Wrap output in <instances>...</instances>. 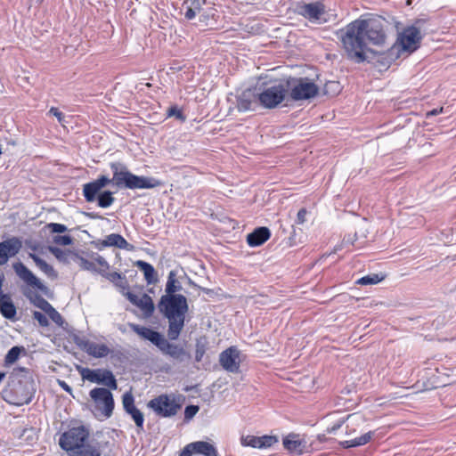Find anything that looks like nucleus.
Segmentation results:
<instances>
[{
	"label": "nucleus",
	"mask_w": 456,
	"mask_h": 456,
	"mask_svg": "<svg viewBox=\"0 0 456 456\" xmlns=\"http://www.w3.org/2000/svg\"><path fill=\"white\" fill-rule=\"evenodd\" d=\"M339 38L347 57L356 63L366 60L367 45H383L387 36L384 20L380 19L355 20L340 30Z\"/></svg>",
	"instance_id": "nucleus-1"
},
{
	"label": "nucleus",
	"mask_w": 456,
	"mask_h": 456,
	"mask_svg": "<svg viewBox=\"0 0 456 456\" xmlns=\"http://www.w3.org/2000/svg\"><path fill=\"white\" fill-rule=\"evenodd\" d=\"M113 176L109 178L106 175H100L96 180L83 185V195L87 202H94L96 194L106 185L112 183L118 188L130 190L152 189L159 187L162 183L150 176H139L131 173L127 167L121 162H111L110 164Z\"/></svg>",
	"instance_id": "nucleus-2"
},
{
	"label": "nucleus",
	"mask_w": 456,
	"mask_h": 456,
	"mask_svg": "<svg viewBox=\"0 0 456 456\" xmlns=\"http://www.w3.org/2000/svg\"><path fill=\"white\" fill-rule=\"evenodd\" d=\"M158 309L168 320L167 338L176 340L184 327L185 315L189 310L185 296H161Z\"/></svg>",
	"instance_id": "nucleus-3"
},
{
	"label": "nucleus",
	"mask_w": 456,
	"mask_h": 456,
	"mask_svg": "<svg viewBox=\"0 0 456 456\" xmlns=\"http://www.w3.org/2000/svg\"><path fill=\"white\" fill-rule=\"evenodd\" d=\"M421 20H417L411 26H408L398 34L395 44L382 54V63L384 66H390L401 57H407L415 52L420 46L422 35L420 33Z\"/></svg>",
	"instance_id": "nucleus-4"
},
{
	"label": "nucleus",
	"mask_w": 456,
	"mask_h": 456,
	"mask_svg": "<svg viewBox=\"0 0 456 456\" xmlns=\"http://www.w3.org/2000/svg\"><path fill=\"white\" fill-rule=\"evenodd\" d=\"M129 326L134 332L151 342L164 354L170 356L175 361L183 362L191 360V355L189 352L179 345L170 343L160 332L134 323H130Z\"/></svg>",
	"instance_id": "nucleus-5"
},
{
	"label": "nucleus",
	"mask_w": 456,
	"mask_h": 456,
	"mask_svg": "<svg viewBox=\"0 0 456 456\" xmlns=\"http://www.w3.org/2000/svg\"><path fill=\"white\" fill-rule=\"evenodd\" d=\"M80 266L86 270L95 272L107 278L122 291L129 289V284L125 276L118 272H110V265L104 258H78Z\"/></svg>",
	"instance_id": "nucleus-6"
},
{
	"label": "nucleus",
	"mask_w": 456,
	"mask_h": 456,
	"mask_svg": "<svg viewBox=\"0 0 456 456\" xmlns=\"http://www.w3.org/2000/svg\"><path fill=\"white\" fill-rule=\"evenodd\" d=\"M287 95L295 102L309 100L318 94V86L307 77H289L285 81Z\"/></svg>",
	"instance_id": "nucleus-7"
},
{
	"label": "nucleus",
	"mask_w": 456,
	"mask_h": 456,
	"mask_svg": "<svg viewBox=\"0 0 456 456\" xmlns=\"http://www.w3.org/2000/svg\"><path fill=\"white\" fill-rule=\"evenodd\" d=\"M88 437L89 430L85 426L73 427L61 436L59 444L62 450L72 452Z\"/></svg>",
	"instance_id": "nucleus-8"
},
{
	"label": "nucleus",
	"mask_w": 456,
	"mask_h": 456,
	"mask_svg": "<svg viewBox=\"0 0 456 456\" xmlns=\"http://www.w3.org/2000/svg\"><path fill=\"white\" fill-rule=\"evenodd\" d=\"M287 90L284 82L265 88L257 94V99L264 107L273 109L285 100Z\"/></svg>",
	"instance_id": "nucleus-9"
},
{
	"label": "nucleus",
	"mask_w": 456,
	"mask_h": 456,
	"mask_svg": "<svg viewBox=\"0 0 456 456\" xmlns=\"http://www.w3.org/2000/svg\"><path fill=\"white\" fill-rule=\"evenodd\" d=\"M147 406L161 418L175 416L181 408V404L175 403V398L167 395H160L151 401Z\"/></svg>",
	"instance_id": "nucleus-10"
},
{
	"label": "nucleus",
	"mask_w": 456,
	"mask_h": 456,
	"mask_svg": "<svg viewBox=\"0 0 456 456\" xmlns=\"http://www.w3.org/2000/svg\"><path fill=\"white\" fill-rule=\"evenodd\" d=\"M83 379L88 380L99 385H104L110 389L116 390L118 388L117 379H115L111 370L107 369H95L83 368L80 370Z\"/></svg>",
	"instance_id": "nucleus-11"
},
{
	"label": "nucleus",
	"mask_w": 456,
	"mask_h": 456,
	"mask_svg": "<svg viewBox=\"0 0 456 456\" xmlns=\"http://www.w3.org/2000/svg\"><path fill=\"white\" fill-rule=\"evenodd\" d=\"M90 397L95 403L96 409L101 411L105 418H110L114 410L113 395L110 389L95 387L89 393Z\"/></svg>",
	"instance_id": "nucleus-12"
},
{
	"label": "nucleus",
	"mask_w": 456,
	"mask_h": 456,
	"mask_svg": "<svg viewBox=\"0 0 456 456\" xmlns=\"http://www.w3.org/2000/svg\"><path fill=\"white\" fill-rule=\"evenodd\" d=\"M297 12L314 24H323L327 21L325 5L320 1L298 4Z\"/></svg>",
	"instance_id": "nucleus-13"
},
{
	"label": "nucleus",
	"mask_w": 456,
	"mask_h": 456,
	"mask_svg": "<svg viewBox=\"0 0 456 456\" xmlns=\"http://www.w3.org/2000/svg\"><path fill=\"white\" fill-rule=\"evenodd\" d=\"M12 375L16 378L24 379V380L19 379L16 383L12 381V385L14 387L16 394H21L22 395H27V396L30 395L31 402L36 393V387L34 380L30 375V370L27 368L19 367L13 369Z\"/></svg>",
	"instance_id": "nucleus-14"
},
{
	"label": "nucleus",
	"mask_w": 456,
	"mask_h": 456,
	"mask_svg": "<svg viewBox=\"0 0 456 456\" xmlns=\"http://www.w3.org/2000/svg\"><path fill=\"white\" fill-rule=\"evenodd\" d=\"M219 362L224 370L232 373L240 372V351L235 346H231L223 351L219 355Z\"/></svg>",
	"instance_id": "nucleus-15"
},
{
	"label": "nucleus",
	"mask_w": 456,
	"mask_h": 456,
	"mask_svg": "<svg viewBox=\"0 0 456 456\" xmlns=\"http://www.w3.org/2000/svg\"><path fill=\"white\" fill-rule=\"evenodd\" d=\"M13 268L17 275L22 279L28 285L39 289L42 293L48 296L49 289L44 285L38 278H37L33 273L28 269L23 264L16 263L13 265Z\"/></svg>",
	"instance_id": "nucleus-16"
},
{
	"label": "nucleus",
	"mask_w": 456,
	"mask_h": 456,
	"mask_svg": "<svg viewBox=\"0 0 456 456\" xmlns=\"http://www.w3.org/2000/svg\"><path fill=\"white\" fill-rule=\"evenodd\" d=\"M75 343L89 355L95 358H102L110 352L105 344H97L85 338H76Z\"/></svg>",
	"instance_id": "nucleus-17"
},
{
	"label": "nucleus",
	"mask_w": 456,
	"mask_h": 456,
	"mask_svg": "<svg viewBox=\"0 0 456 456\" xmlns=\"http://www.w3.org/2000/svg\"><path fill=\"white\" fill-rule=\"evenodd\" d=\"M2 398L8 403L17 406L28 404L30 403V395L16 394L14 387L12 384H8L1 392Z\"/></svg>",
	"instance_id": "nucleus-18"
},
{
	"label": "nucleus",
	"mask_w": 456,
	"mask_h": 456,
	"mask_svg": "<svg viewBox=\"0 0 456 456\" xmlns=\"http://www.w3.org/2000/svg\"><path fill=\"white\" fill-rule=\"evenodd\" d=\"M22 248V240L19 237H11L0 242V256H15Z\"/></svg>",
	"instance_id": "nucleus-19"
},
{
	"label": "nucleus",
	"mask_w": 456,
	"mask_h": 456,
	"mask_svg": "<svg viewBox=\"0 0 456 456\" xmlns=\"http://www.w3.org/2000/svg\"><path fill=\"white\" fill-rule=\"evenodd\" d=\"M284 448L292 453L303 454L305 450V442L299 438L298 434L290 433L283 438Z\"/></svg>",
	"instance_id": "nucleus-20"
},
{
	"label": "nucleus",
	"mask_w": 456,
	"mask_h": 456,
	"mask_svg": "<svg viewBox=\"0 0 456 456\" xmlns=\"http://www.w3.org/2000/svg\"><path fill=\"white\" fill-rule=\"evenodd\" d=\"M271 236V232L267 227L261 226L256 228L248 234L247 241L251 247H257L265 243Z\"/></svg>",
	"instance_id": "nucleus-21"
},
{
	"label": "nucleus",
	"mask_w": 456,
	"mask_h": 456,
	"mask_svg": "<svg viewBox=\"0 0 456 456\" xmlns=\"http://www.w3.org/2000/svg\"><path fill=\"white\" fill-rule=\"evenodd\" d=\"M102 247H111L132 250L134 246L129 244L123 236L118 233H111L101 241Z\"/></svg>",
	"instance_id": "nucleus-22"
},
{
	"label": "nucleus",
	"mask_w": 456,
	"mask_h": 456,
	"mask_svg": "<svg viewBox=\"0 0 456 456\" xmlns=\"http://www.w3.org/2000/svg\"><path fill=\"white\" fill-rule=\"evenodd\" d=\"M204 0H185L182 4V11L187 20H192L203 10Z\"/></svg>",
	"instance_id": "nucleus-23"
},
{
	"label": "nucleus",
	"mask_w": 456,
	"mask_h": 456,
	"mask_svg": "<svg viewBox=\"0 0 456 456\" xmlns=\"http://www.w3.org/2000/svg\"><path fill=\"white\" fill-rule=\"evenodd\" d=\"M190 446L193 447V456H218L216 449L208 442H194L191 443Z\"/></svg>",
	"instance_id": "nucleus-24"
},
{
	"label": "nucleus",
	"mask_w": 456,
	"mask_h": 456,
	"mask_svg": "<svg viewBox=\"0 0 456 456\" xmlns=\"http://www.w3.org/2000/svg\"><path fill=\"white\" fill-rule=\"evenodd\" d=\"M0 313L8 320L15 318L17 310L10 295L0 297Z\"/></svg>",
	"instance_id": "nucleus-25"
},
{
	"label": "nucleus",
	"mask_w": 456,
	"mask_h": 456,
	"mask_svg": "<svg viewBox=\"0 0 456 456\" xmlns=\"http://www.w3.org/2000/svg\"><path fill=\"white\" fill-rule=\"evenodd\" d=\"M356 227H357V230L354 232V234L353 236L348 234L347 236H346L344 238V240H343L344 244L353 245L354 241L355 240H357L358 238H366L367 237V232L369 230V223L367 222L366 219L361 220L357 224Z\"/></svg>",
	"instance_id": "nucleus-26"
},
{
	"label": "nucleus",
	"mask_w": 456,
	"mask_h": 456,
	"mask_svg": "<svg viewBox=\"0 0 456 456\" xmlns=\"http://www.w3.org/2000/svg\"><path fill=\"white\" fill-rule=\"evenodd\" d=\"M256 96L251 92H243L237 100V108L240 111L253 110L256 105Z\"/></svg>",
	"instance_id": "nucleus-27"
},
{
	"label": "nucleus",
	"mask_w": 456,
	"mask_h": 456,
	"mask_svg": "<svg viewBox=\"0 0 456 456\" xmlns=\"http://www.w3.org/2000/svg\"><path fill=\"white\" fill-rule=\"evenodd\" d=\"M182 289V286L180 282L175 279V273L171 271L167 277V281L166 284V294L164 296H183L182 294H177V291Z\"/></svg>",
	"instance_id": "nucleus-28"
},
{
	"label": "nucleus",
	"mask_w": 456,
	"mask_h": 456,
	"mask_svg": "<svg viewBox=\"0 0 456 456\" xmlns=\"http://www.w3.org/2000/svg\"><path fill=\"white\" fill-rule=\"evenodd\" d=\"M373 435H374L373 431H369V432L365 433L364 435H362L359 437H356L354 439L343 441L340 443V444L343 448H346V449L352 448V447L362 446V445H364L367 443H369L370 441V439L372 438Z\"/></svg>",
	"instance_id": "nucleus-29"
},
{
	"label": "nucleus",
	"mask_w": 456,
	"mask_h": 456,
	"mask_svg": "<svg viewBox=\"0 0 456 456\" xmlns=\"http://www.w3.org/2000/svg\"><path fill=\"white\" fill-rule=\"evenodd\" d=\"M72 456H101V451L97 445L84 443L72 452Z\"/></svg>",
	"instance_id": "nucleus-30"
},
{
	"label": "nucleus",
	"mask_w": 456,
	"mask_h": 456,
	"mask_svg": "<svg viewBox=\"0 0 456 456\" xmlns=\"http://www.w3.org/2000/svg\"><path fill=\"white\" fill-rule=\"evenodd\" d=\"M136 306L143 311L146 317H151L155 310L152 298L145 293L139 298Z\"/></svg>",
	"instance_id": "nucleus-31"
},
{
	"label": "nucleus",
	"mask_w": 456,
	"mask_h": 456,
	"mask_svg": "<svg viewBox=\"0 0 456 456\" xmlns=\"http://www.w3.org/2000/svg\"><path fill=\"white\" fill-rule=\"evenodd\" d=\"M136 265L143 272L144 278L148 284H153L158 281L155 270L151 264L139 260L136 262Z\"/></svg>",
	"instance_id": "nucleus-32"
},
{
	"label": "nucleus",
	"mask_w": 456,
	"mask_h": 456,
	"mask_svg": "<svg viewBox=\"0 0 456 456\" xmlns=\"http://www.w3.org/2000/svg\"><path fill=\"white\" fill-rule=\"evenodd\" d=\"M387 274L383 273H370L366 276H363L358 279L355 283L358 285L367 286V285H375L385 280Z\"/></svg>",
	"instance_id": "nucleus-33"
},
{
	"label": "nucleus",
	"mask_w": 456,
	"mask_h": 456,
	"mask_svg": "<svg viewBox=\"0 0 456 456\" xmlns=\"http://www.w3.org/2000/svg\"><path fill=\"white\" fill-rule=\"evenodd\" d=\"M30 300V302L37 308L44 311L45 314L50 311L53 305L45 300L42 296L32 293L31 295L25 294Z\"/></svg>",
	"instance_id": "nucleus-34"
},
{
	"label": "nucleus",
	"mask_w": 456,
	"mask_h": 456,
	"mask_svg": "<svg viewBox=\"0 0 456 456\" xmlns=\"http://www.w3.org/2000/svg\"><path fill=\"white\" fill-rule=\"evenodd\" d=\"M98 206L102 208H109L111 206L115 200L114 197L112 196V192L110 191H104L102 192H98L96 194V199Z\"/></svg>",
	"instance_id": "nucleus-35"
},
{
	"label": "nucleus",
	"mask_w": 456,
	"mask_h": 456,
	"mask_svg": "<svg viewBox=\"0 0 456 456\" xmlns=\"http://www.w3.org/2000/svg\"><path fill=\"white\" fill-rule=\"evenodd\" d=\"M21 352H25V348L23 346H12L6 354L4 357V364L11 365L14 363L20 357Z\"/></svg>",
	"instance_id": "nucleus-36"
},
{
	"label": "nucleus",
	"mask_w": 456,
	"mask_h": 456,
	"mask_svg": "<svg viewBox=\"0 0 456 456\" xmlns=\"http://www.w3.org/2000/svg\"><path fill=\"white\" fill-rule=\"evenodd\" d=\"M208 348V341L206 338H200L196 340L195 344V361L201 362Z\"/></svg>",
	"instance_id": "nucleus-37"
},
{
	"label": "nucleus",
	"mask_w": 456,
	"mask_h": 456,
	"mask_svg": "<svg viewBox=\"0 0 456 456\" xmlns=\"http://www.w3.org/2000/svg\"><path fill=\"white\" fill-rule=\"evenodd\" d=\"M131 416L137 428V432L143 431L144 416L143 413L136 407L126 412Z\"/></svg>",
	"instance_id": "nucleus-38"
},
{
	"label": "nucleus",
	"mask_w": 456,
	"mask_h": 456,
	"mask_svg": "<svg viewBox=\"0 0 456 456\" xmlns=\"http://www.w3.org/2000/svg\"><path fill=\"white\" fill-rule=\"evenodd\" d=\"M37 264V265L39 267V269L44 272L48 277L50 278H56L57 273L53 269V267L50 265H48L44 258H33Z\"/></svg>",
	"instance_id": "nucleus-39"
},
{
	"label": "nucleus",
	"mask_w": 456,
	"mask_h": 456,
	"mask_svg": "<svg viewBox=\"0 0 456 456\" xmlns=\"http://www.w3.org/2000/svg\"><path fill=\"white\" fill-rule=\"evenodd\" d=\"M123 408L126 412L136 408L134 405V398L131 392H126L122 395Z\"/></svg>",
	"instance_id": "nucleus-40"
},
{
	"label": "nucleus",
	"mask_w": 456,
	"mask_h": 456,
	"mask_svg": "<svg viewBox=\"0 0 456 456\" xmlns=\"http://www.w3.org/2000/svg\"><path fill=\"white\" fill-rule=\"evenodd\" d=\"M323 90L325 94L334 96L340 92L341 86L337 81H329L325 84Z\"/></svg>",
	"instance_id": "nucleus-41"
},
{
	"label": "nucleus",
	"mask_w": 456,
	"mask_h": 456,
	"mask_svg": "<svg viewBox=\"0 0 456 456\" xmlns=\"http://www.w3.org/2000/svg\"><path fill=\"white\" fill-rule=\"evenodd\" d=\"M259 449L268 448L278 443V438L275 436H259Z\"/></svg>",
	"instance_id": "nucleus-42"
},
{
	"label": "nucleus",
	"mask_w": 456,
	"mask_h": 456,
	"mask_svg": "<svg viewBox=\"0 0 456 456\" xmlns=\"http://www.w3.org/2000/svg\"><path fill=\"white\" fill-rule=\"evenodd\" d=\"M259 436H247L241 437V444L244 446H250L253 448H259Z\"/></svg>",
	"instance_id": "nucleus-43"
},
{
	"label": "nucleus",
	"mask_w": 456,
	"mask_h": 456,
	"mask_svg": "<svg viewBox=\"0 0 456 456\" xmlns=\"http://www.w3.org/2000/svg\"><path fill=\"white\" fill-rule=\"evenodd\" d=\"M167 114L168 117H175L176 119L183 122L185 121V116L183 115L181 109H179L177 106H171L167 111Z\"/></svg>",
	"instance_id": "nucleus-44"
},
{
	"label": "nucleus",
	"mask_w": 456,
	"mask_h": 456,
	"mask_svg": "<svg viewBox=\"0 0 456 456\" xmlns=\"http://www.w3.org/2000/svg\"><path fill=\"white\" fill-rule=\"evenodd\" d=\"M200 407L198 405L190 404L184 409V421H190L199 411Z\"/></svg>",
	"instance_id": "nucleus-45"
},
{
	"label": "nucleus",
	"mask_w": 456,
	"mask_h": 456,
	"mask_svg": "<svg viewBox=\"0 0 456 456\" xmlns=\"http://www.w3.org/2000/svg\"><path fill=\"white\" fill-rule=\"evenodd\" d=\"M46 314L49 316V318L54 322L56 323L57 325L59 326H62V324L64 323V320L62 318V316L61 315V314L56 311L53 307H52L50 309V311H48L46 313Z\"/></svg>",
	"instance_id": "nucleus-46"
},
{
	"label": "nucleus",
	"mask_w": 456,
	"mask_h": 456,
	"mask_svg": "<svg viewBox=\"0 0 456 456\" xmlns=\"http://www.w3.org/2000/svg\"><path fill=\"white\" fill-rule=\"evenodd\" d=\"M53 242L59 246H67L71 244L72 238L69 235H54L53 237Z\"/></svg>",
	"instance_id": "nucleus-47"
},
{
	"label": "nucleus",
	"mask_w": 456,
	"mask_h": 456,
	"mask_svg": "<svg viewBox=\"0 0 456 456\" xmlns=\"http://www.w3.org/2000/svg\"><path fill=\"white\" fill-rule=\"evenodd\" d=\"M47 228L51 232L62 233L68 231V227L62 224L50 223L47 224Z\"/></svg>",
	"instance_id": "nucleus-48"
},
{
	"label": "nucleus",
	"mask_w": 456,
	"mask_h": 456,
	"mask_svg": "<svg viewBox=\"0 0 456 456\" xmlns=\"http://www.w3.org/2000/svg\"><path fill=\"white\" fill-rule=\"evenodd\" d=\"M33 318L38 322L40 326L46 327L49 325L47 317L41 312L35 311L33 313Z\"/></svg>",
	"instance_id": "nucleus-49"
},
{
	"label": "nucleus",
	"mask_w": 456,
	"mask_h": 456,
	"mask_svg": "<svg viewBox=\"0 0 456 456\" xmlns=\"http://www.w3.org/2000/svg\"><path fill=\"white\" fill-rule=\"evenodd\" d=\"M48 114L50 115H53L54 117L57 118L58 121L61 123V124H63L64 122V115L62 112H61L57 108L55 107H52L50 110H49V112Z\"/></svg>",
	"instance_id": "nucleus-50"
},
{
	"label": "nucleus",
	"mask_w": 456,
	"mask_h": 456,
	"mask_svg": "<svg viewBox=\"0 0 456 456\" xmlns=\"http://www.w3.org/2000/svg\"><path fill=\"white\" fill-rule=\"evenodd\" d=\"M194 451L193 447L190 446V444H187L180 452L179 456H193Z\"/></svg>",
	"instance_id": "nucleus-51"
},
{
	"label": "nucleus",
	"mask_w": 456,
	"mask_h": 456,
	"mask_svg": "<svg viewBox=\"0 0 456 456\" xmlns=\"http://www.w3.org/2000/svg\"><path fill=\"white\" fill-rule=\"evenodd\" d=\"M306 210L305 208H301L297 215V224H303L305 221Z\"/></svg>",
	"instance_id": "nucleus-52"
},
{
	"label": "nucleus",
	"mask_w": 456,
	"mask_h": 456,
	"mask_svg": "<svg viewBox=\"0 0 456 456\" xmlns=\"http://www.w3.org/2000/svg\"><path fill=\"white\" fill-rule=\"evenodd\" d=\"M344 422H345L344 419L339 420L338 423L334 424L332 427L328 428L327 432L329 434L335 433L337 430H338L341 428V426L343 425Z\"/></svg>",
	"instance_id": "nucleus-53"
},
{
	"label": "nucleus",
	"mask_w": 456,
	"mask_h": 456,
	"mask_svg": "<svg viewBox=\"0 0 456 456\" xmlns=\"http://www.w3.org/2000/svg\"><path fill=\"white\" fill-rule=\"evenodd\" d=\"M126 298L134 305H137L138 303V300L140 297H138L135 294L132 293V292H129L127 291L126 293Z\"/></svg>",
	"instance_id": "nucleus-54"
},
{
	"label": "nucleus",
	"mask_w": 456,
	"mask_h": 456,
	"mask_svg": "<svg viewBox=\"0 0 456 456\" xmlns=\"http://www.w3.org/2000/svg\"><path fill=\"white\" fill-rule=\"evenodd\" d=\"M48 249L56 257L62 256V255H63L62 250L58 248H56V247L49 246Z\"/></svg>",
	"instance_id": "nucleus-55"
},
{
	"label": "nucleus",
	"mask_w": 456,
	"mask_h": 456,
	"mask_svg": "<svg viewBox=\"0 0 456 456\" xmlns=\"http://www.w3.org/2000/svg\"><path fill=\"white\" fill-rule=\"evenodd\" d=\"M443 112H444V108L443 107H441L439 109H434V110H432L430 111H428L426 113V118H428L430 117L436 116V115H438L440 113H443Z\"/></svg>",
	"instance_id": "nucleus-56"
},
{
	"label": "nucleus",
	"mask_w": 456,
	"mask_h": 456,
	"mask_svg": "<svg viewBox=\"0 0 456 456\" xmlns=\"http://www.w3.org/2000/svg\"><path fill=\"white\" fill-rule=\"evenodd\" d=\"M59 386L66 392L71 394L72 388L64 380L58 379Z\"/></svg>",
	"instance_id": "nucleus-57"
},
{
	"label": "nucleus",
	"mask_w": 456,
	"mask_h": 456,
	"mask_svg": "<svg viewBox=\"0 0 456 456\" xmlns=\"http://www.w3.org/2000/svg\"><path fill=\"white\" fill-rule=\"evenodd\" d=\"M4 279V275H1V276H0V297H4V296H8V294H4V293H3V290H2Z\"/></svg>",
	"instance_id": "nucleus-58"
},
{
	"label": "nucleus",
	"mask_w": 456,
	"mask_h": 456,
	"mask_svg": "<svg viewBox=\"0 0 456 456\" xmlns=\"http://www.w3.org/2000/svg\"><path fill=\"white\" fill-rule=\"evenodd\" d=\"M123 354H120V353H118V354H114L110 356L111 360H117V361H120L121 358H122Z\"/></svg>",
	"instance_id": "nucleus-59"
},
{
	"label": "nucleus",
	"mask_w": 456,
	"mask_h": 456,
	"mask_svg": "<svg viewBox=\"0 0 456 456\" xmlns=\"http://www.w3.org/2000/svg\"><path fill=\"white\" fill-rule=\"evenodd\" d=\"M317 438L321 443H323L327 440L325 435H318Z\"/></svg>",
	"instance_id": "nucleus-60"
},
{
	"label": "nucleus",
	"mask_w": 456,
	"mask_h": 456,
	"mask_svg": "<svg viewBox=\"0 0 456 456\" xmlns=\"http://www.w3.org/2000/svg\"><path fill=\"white\" fill-rule=\"evenodd\" d=\"M10 258H0V265H5Z\"/></svg>",
	"instance_id": "nucleus-61"
},
{
	"label": "nucleus",
	"mask_w": 456,
	"mask_h": 456,
	"mask_svg": "<svg viewBox=\"0 0 456 456\" xmlns=\"http://www.w3.org/2000/svg\"><path fill=\"white\" fill-rule=\"evenodd\" d=\"M29 248H30L31 249H33L34 251H37V245H36V244H32V243H31V244L29 245Z\"/></svg>",
	"instance_id": "nucleus-62"
},
{
	"label": "nucleus",
	"mask_w": 456,
	"mask_h": 456,
	"mask_svg": "<svg viewBox=\"0 0 456 456\" xmlns=\"http://www.w3.org/2000/svg\"><path fill=\"white\" fill-rule=\"evenodd\" d=\"M5 373L0 371V382L4 379Z\"/></svg>",
	"instance_id": "nucleus-63"
},
{
	"label": "nucleus",
	"mask_w": 456,
	"mask_h": 456,
	"mask_svg": "<svg viewBox=\"0 0 456 456\" xmlns=\"http://www.w3.org/2000/svg\"><path fill=\"white\" fill-rule=\"evenodd\" d=\"M60 260H63L64 263H67V259L66 257H63V258H59Z\"/></svg>",
	"instance_id": "nucleus-64"
}]
</instances>
